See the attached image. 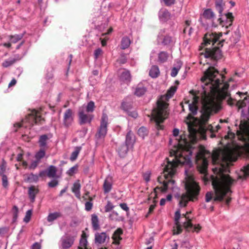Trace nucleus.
<instances>
[{
    "instance_id": "nucleus-1",
    "label": "nucleus",
    "mask_w": 249,
    "mask_h": 249,
    "mask_svg": "<svg viewBox=\"0 0 249 249\" xmlns=\"http://www.w3.org/2000/svg\"><path fill=\"white\" fill-rule=\"evenodd\" d=\"M187 124L191 142L187 141L184 135H181L177 145L174 146V149L170 150V155L171 157H174V159L170 160L168 158H166V164L163 169V174L158 178V181L162 184V186L156 187L154 192L149 196L148 200H150L151 197H153L154 204L150 206L146 216L151 213L155 208L158 190L164 192L167 189L174 188L175 181L173 178L176 173L177 167L179 164H184L189 160L188 155L184 153L186 152L189 155L192 154L191 150L195 148L193 145L197 140V133L199 130L202 132L206 131V129L202 126H199L197 129L195 127V125L193 123H187Z\"/></svg>"
},
{
    "instance_id": "nucleus-2",
    "label": "nucleus",
    "mask_w": 249,
    "mask_h": 249,
    "mask_svg": "<svg viewBox=\"0 0 249 249\" xmlns=\"http://www.w3.org/2000/svg\"><path fill=\"white\" fill-rule=\"evenodd\" d=\"M220 78L225 76L219 74L217 70L213 67H210L204 72L201 78L203 89L202 96V110L201 121L205 124L209 119L213 111L218 110L220 105L219 98L225 99L230 95L227 91L229 87L228 83H225L221 89Z\"/></svg>"
},
{
    "instance_id": "nucleus-3",
    "label": "nucleus",
    "mask_w": 249,
    "mask_h": 249,
    "mask_svg": "<svg viewBox=\"0 0 249 249\" xmlns=\"http://www.w3.org/2000/svg\"><path fill=\"white\" fill-rule=\"evenodd\" d=\"M213 170L215 175L211 176V179L214 192H207L205 195V201L209 202L213 200L214 201L221 202L224 197L227 196L226 203L228 205L231 200L230 196L232 192L231 187L236 182V180L225 174L229 171L227 165L220 164Z\"/></svg>"
},
{
    "instance_id": "nucleus-4",
    "label": "nucleus",
    "mask_w": 249,
    "mask_h": 249,
    "mask_svg": "<svg viewBox=\"0 0 249 249\" xmlns=\"http://www.w3.org/2000/svg\"><path fill=\"white\" fill-rule=\"evenodd\" d=\"M177 88L172 86L167 91L165 96H161L157 101V107L153 109L152 113V120L155 122V126L157 130H162L163 125L162 124L168 116L167 108L168 104L164 101V99L170 98L174 94Z\"/></svg>"
},
{
    "instance_id": "nucleus-5",
    "label": "nucleus",
    "mask_w": 249,
    "mask_h": 249,
    "mask_svg": "<svg viewBox=\"0 0 249 249\" xmlns=\"http://www.w3.org/2000/svg\"><path fill=\"white\" fill-rule=\"evenodd\" d=\"M222 36V33L218 34L214 33L211 34H206L203 38V43L202 45L206 46L208 44H212V48H206L205 49V52L202 53L206 58H210L211 60L216 61L222 58V55L219 47L223 46V43L224 40L219 41V38Z\"/></svg>"
},
{
    "instance_id": "nucleus-6",
    "label": "nucleus",
    "mask_w": 249,
    "mask_h": 249,
    "mask_svg": "<svg viewBox=\"0 0 249 249\" xmlns=\"http://www.w3.org/2000/svg\"><path fill=\"white\" fill-rule=\"evenodd\" d=\"M185 188L186 193L181 195L179 202L180 206L184 207L187 206L189 201L197 200L200 190L198 184L191 177L186 178Z\"/></svg>"
},
{
    "instance_id": "nucleus-7",
    "label": "nucleus",
    "mask_w": 249,
    "mask_h": 249,
    "mask_svg": "<svg viewBox=\"0 0 249 249\" xmlns=\"http://www.w3.org/2000/svg\"><path fill=\"white\" fill-rule=\"evenodd\" d=\"M44 121V118H42L40 115V112L36 109H33L30 114L26 116L21 123L15 124L14 127L20 128L23 126L24 123H28V124L24 126L25 127L32 126L35 124H42Z\"/></svg>"
},
{
    "instance_id": "nucleus-8",
    "label": "nucleus",
    "mask_w": 249,
    "mask_h": 249,
    "mask_svg": "<svg viewBox=\"0 0 249 249\" xmlns=\"http://www.w3.org/2000/svg\"><path fill=\"white\" fill-rule=\"evenodd\" d=\"M206 154H208L207 151L204 148H201L196 156L198 171L205 176L208 173V160L205 156Z\"/></svg>"
},
{
    "instance_id": "nucleus-9",
    "label": "nucleus",
    "mask_w": 249,
    "mask_h": 249,
    "mask_svg": "<svg viewBox=\"0 0 249 249\" xmlns=\"http://www.w3.org/2000/svg\"><path fill=\"white\" fill-rule=\"evenodd\" d=\"M108 124V117L107 115L103 113L101 118V123L99 128L98 129L97 132L95 135L97 139H102L104 138L106 136L107 131Z\"/></svg>"
},
{
    "instance_id": "nucleus-10",
    "label": "nucleus",
    "mask_w": 249,
    "mask_h": 249,
    "mask_svg": "<svg viewBox=\"0 0 249 249\" xmlns=\"http://www.w3.org/2000/svg\"><path fill=\"white\" fill-rule=\"evenodd\" d=\"M199 97L197 96H194L193 97V101L190 103L189 100L185 101V103L189 105V110L191 112L188 114L187 116L188 119H193L194 118L193 115H196L197 113L198 110L197 104L198 103Z\"/></svg>"
},
{
    "instance_id": "nucleus-11",
    "label": "nucleus",
    "mask_w": 249,
    "mask_h": 249,
    "mask_svg": "<svg viewBox=\"0 0 249 249\" xmlns=\"http://www.w3.org/2000/svg\"><path fill=\"white\" fill-rule=\"evenodd\" d=\"M78 116L79 118V124L81 125L87 123H90L93 118L92 115L85 113L84 107H82L79 108Z\"/></svg>"
},
{
    "instance_id": "nucleus-12",
    "label": "nucleus",
    "mask_w": 249,
    "mask_h": 249,
    "mask_svg": "<svg viewBox=\"0 0 249 249\" xmlns=\"http://www.w3.org/2000/svg\"><path fill=\"white\" fill-rule=\"evenodd\" d=\"M75 238L73 236L67 235L63 236L61 239V247L62 249H68L73 244Z\"/></svg>"
},
{
    "instance_id": "nucleus-13",
    "label": "nucleus",
    "mask_w": 249,
    "mask_h": 249,
    "mask_svg": "<svg viewBox=\"0 0 249 249\" xmlns=\"http://www.w3.org/2000/svg\"><path fill=\"white\" fill-rule=\"evenodd\" d=\"M180 213L179 210L176 212L175 214V227H174L173 232L174 235H177L181 233L182 231V227L179 223Z\"/></svg>"
},
{
    "instance_id": "nucleus-14",
    "label": "nucleus",
    "mask_w": 249,
    "mask_h": 249,
    "mask_svg": "<svg viewBox=\"0 0 249 249\" xmlns=\"http://www.w3.org/2000/svg\"><path fill=\"white\" fill-rule=\"evenodd\" d=\"M73 120V112L71 109H68L64 114L63 124L68 127L72 124Z\"/></svg>"
},
{
    "instance_id": "nucleus-15",
    "label": "nucleus",
    "mask_w": 249,
    "mask_h": 249,
    "mask_svg": "<svg viewBox=\"0 0 249 249\" xmlns=\"http://www.w3.org/2000/svg\"><path fill=\"white\" fill-rule=\"evenodd\" d=\"M225 16L227 19L226 22L222 20L221 18H219L218 20L219 22V24L220 25L223 27H225L227 28L232 25L234 17L232 15V14L231 12L227 13Z\"/></svg>"
},
{
    "instance_id": "nucleus-16",
    "label": "nucleus",
    "mask_w": 249,
    "mask_h": 249,
    "mask_svg": "<svg viewBox=\"0 0 249 249\" xmlns=\"http://www.w3.org/2000/svg\"><path fill=\"white\" fill-rule=\"evenodd\" d=\"M109 239V237L106 232H97L95 234V243H98L100 244H103L105 243L107 240H108Z\"/></svg>"
},
{
    "instance_id": "nucleus-17",
    "label": "nucleus",
    "mask_w": 249,
    "mask_h": 249,
    "mask_svg": "<svg viewBox=\"0 0 249 249\" xmlns=\"http://www.w3.org/2000/svg\"><path fill=\"white\" fill-rule=\"evenodd\" d=\"M113 178L111 177H107L104 180L103 190L105 194L109 193L112 189Z\"/></svg>"
},
{
    "instance_id": "nucleus-18",
    "label": "nucleus",
    "mask_w": 249,
    "mask_h": 249,
    "mask_svg": "<svg viewBox=\"0 0 249 249\" xmlns=\"http://www.w3.org/2000/svg\"><path fill=\"white\" fill-rule=\"evenodd\" d=\"M38 187L35 186H31L28 189L29 197L32 202L35 201L36 195L39 193Z\"/></svg>"
},
{
    "instance_id": "nucleus-19",
    "label": "nucleus",
    "mask_w": 249,
    "mask_h": 249,
    "mask_svg": "<svg viewBox=\"0 0 249 249\" xmlns=\"http://www.w3.org/2000/svg\"><path fill=\"white\" fill-rule=\"evenodd\" d=\"M233 150L232 149H225L223 152V158L224 160L228 161H235L236 159L234 158Z\"/></svg>"
},
{
    "instance_id": "nucleus-20",
    "label": "nucleus",
    "mask_w": 249,
    "mask_h": 249,
    "mask_svg": "<svg viewBox=\"0 0 249 249\" xmlns=\"http://www.w3.org/2000/svg\"><path fill=\"white\" fill-rule=\"evenodd\" d=\"M123 230L121 228H118L113 233L112 238L113 240V244H120V241L122 239L121 235L123 234Z\"/></svg>"
},
{
    "instance_id": "nucleus-21",
    "label": "nucleus",
    "mask_w": 249,
    "mask_h": 249,
    "mask_svg": "<svg viewBox=\"0 0 249 249\" xmlns=\"http://www.w3.org/2000/svg\"><path fill=\"white\" fill-rule=\"evenodd\" d=\"M249 177V164L244 166L238 176V179L245 180Z\"/></svg>"
},
{
    "instance_id": "nucleus-22",
    "label": "nucleus",
    "mask_w": 249,
    "mask_h": 249,
    "mask_svg": "<svg viewBox=\"0 0 249 249\" xmlns=\"http://www.w3.org/2000/svg\"><path fill=\"white\" fill-rule=\"evenodd\" d=\"M146 91V88L142 84H138L135 88L134 94L140 97L144 94Z\"/></svg>"
},
{
    "instance_id": "nucleus-23",
    "label": "nucleus",
    "mask_w": 249,
    "mask_h": 249,
    "mask_svg": "<svg viewBox=\"0 0 249 249\" xmlns=\"http://www.w3.org/2000/svg\"><path fill=\"white\" fill-rule=\"evenodd\" d=\"M191 213V212H186L185 214H183L182 216L186 218L187 220L186 221H185L183 223V227L186 229L187 231H189V228H192L193 226V225L192 223V219L189 218L188 216V215Z\"/></svg>"
},
{
    "instance_id": "nucleus-24",
    "label": "nucleus",
    "mask_w": 249,
    "mask_h": 249,
    "mask_svg": "<svg viewBox=\"0 0 249 249\" xmlns=\"http://www.w3.org/2000/svg\"><path fill=\"white\" fill-rule=\"evenodd\" d=\"M49 138L47 135L44 134L40 136L38 140V144L40 148L47 149V142Z\"/></svg>"
},
{
    "instance_id": "nucleus-25",
    "label": "nucleus",
    "mask_w": 249,
    "mask_h": 249,
    "mask_svg": "<svg viewBox=\"0 0 249 249\" xmlns=\"http://www.w3.org/2000/svg\"><path fill=\"white\" fill-rule=\"evenodd\" d=\"M220 154L221 151L219 150H215L213 151L212 154V159L213 164H215L218 163L220 161Z\"/></svg>"
},
{
    "instance_id": "nucleus-26",
    "label": "nucleus",
    "mask_w": 249,
    "mask_h": 249,
    "mask_svg": "<svg viewBox=\"0 0 249 249\" xmlns=\"http://www.w3.org/2000/svg\"><path fill=\"white\" fill-rule=\"evenodd\" d=\"M120 78L123 81L129 82L131 80L130 72L126 70H123L121 72Z\"/></svg>"
},
{
    "instance_id": "nucleus-27",
    "label": "nucleus",
    "mask_w": 249,
    "mask_h": 249,
    "mask_svg": "<svg viewBox=\"0 0 249 249\" xmlns=\"http://www.w3.org/2000/svg\"><path fill=\"white\" fill-rule=\"evenodd\" d=\"M225 5V3L223 0H215V6L216 9L218 11L219 13V16L221 17L223 11V7Z\"/></svg>"
},
{
    "instance_id": "nucleus-28",
    "label": "nucleus",
    "mask_w": 249,
    "mask_h": 249,
    "mask_svg": "<svg viewBox=\"0 0 249 249\" xmlns=\"http://www.w3.org/2000/svg\"><path fill=\"white\" fill-rule=\"evenodd\" d=\"M159 18L163 21H166L170 18V13L166 10L161 11L159 13Z\"/></svg>"
},
{
    "instance_id": "nucleus-29",
    "label": "nucleus",
    "mask_w": 249,
    "mask_h": 249,
    "mask_svg": "<svg viewBox=\"0 0 249 249\" xmlns=\"http://www.w3.org/2000/svg\"><path fill=\"white\" fill-rule=\"evenodd\" d=\"M131 44V40L127 36H124L122 38L121 42V48L123 50L128 48Z\"/></svg>"
},
{
    "instance_id": "nucleus-30",
    "label": "nucleus",
    "mask_w": 249,
    "mask_h": 249,
    "mask_svg": "<svg viewBox=\"0 0 249 249\" xmlns=\"http://www.w3.org/2000/svg\"><path fill=\"white\" fill-rule=\"evenodd\" d=\"M129 146L126 143L122 145L118 148V153L121 157H124L126 155L128 147Z\"/></svg>"
},
{
    "instance_id": "nucleus-31",
    "label": "nucleus",
    "mask_w": 249,
    "mask_h": 249,
    "mask_svg": "<svg viewBox=\"0 0 249 249\" xmlns=\"http://www.w3.org/2000/svg\"><path fill=\"white\" fill-rule=\"evenodd\" d=\"M57 172L56 168L53 165L49 167L47 171V176L50 178H54L56 177Z\"/></svg>"
},
{
    "instance_id": "nucleus-32",
    "label": "nucleus",
    "mask_w": 249,
    "mask_h": 249,
    "mask_svg": "<svg viewBox=\"0 0 249 249\" xmlns=\"http://www.w3.org/2000/svg\"><path fill=\"white\" fill-rule=\"evenodd\" d=\"M91 224L94 230L96 231L99 229V220L96 214H93L91 215Z\"/></svg>"
},
{
    "instance_id": "nucleus-33",
    "label": "nucleus",
    "mask_w": 249,
    "mask_h": 249,
    "mask_svg": "<svg viewBox=\"0 0 249 249\" xmlns=\"http://www.w3.org/2000/svg\"><path fill=\"white\" fill-rule=\"evenodd\" d=\"M134 142V138L133 133L129 130L126 136L125 143L129 146H131Z\"/></svg>"
},
{
    "instance_id": "nucleus-34",
    "label": "nucleus",
    "mask_w": 249,
    "mask_h": 249,
    "mask_svg": "<svg viewBox=\"0 0 249 249\" xmlns=\"http://www.w3.org/2000/svg\"><path fill=\"white\" fill-rule=\"evenodd\" d=\"M80 188L81 185L78 182H75L72 188V192L74 193L76 197L78 198H80Z\"/></svg>"
},
{
    "instance_id": "nucleus-35",
    "label": "nucleus",
    "mask_w": 249,
    "mask_h": 249,
    "mask_svg": "<svg viewBox=\"0 0 249 249\" xmlns=\"http://www.w3.org/2000/svg\"><path fill=\"white\" fill-rule=\"evenodd\" d=\"M168 56L167 53L161 52L158 54V61L160 63H163L167 60Z\"/></svg>"
},
{
    "instance_id": "nucleus-36",
    "label": "nucleus",
    "mask_w": 249,
    "mask_h": 249,
    "mask_svg": "<svg viewBox=\"0 0 249 249\" xmlns=\"http://www.w3.org/2000/svg\"><path fill=\"white\" fill-rule=\"evenodd\" d=\"M160 74V71L158 67L153 66L149 71V75L152 78L157 77Z\"/></svg>"
},
{
    "instance_id": "nucleus-37",
    "label": "nucleus",
    "mask_w": 249,
    "mask_h": 249,
    "mask_svg": "<svg viewBox=\"0 0 249 249\" xmlns=\"http://www.w3.org/2000/svg\"><path fill=\"white\" fill-rule=\"evenodd\" d=\"M23 37V34L10 35L9 38L11 43H16L20 40Z\"/></svg>"
},
{
    "instance_id": "nucleus-38",
    "label": "nucleus",
    "mask_w": 249,
    "mask_h": 249,
    "mask_svg": "<svg viewBox=\"0 0 249 249\" xmlns=\"http://www.w3.org/2000/svg\"><path fill=\"white\" fill-rule=\"evenodd\" d=\"M203 17L207 19H212L214 17V13L211 9L205 10L203 14Z\"/></svg>"
},
{
    "instance_id": "nucleus-39",
    "label": "nucleus",
    "mask_w": 249,
    "mask_h": 249,
    "mask_svg": "<svg viewBox=\"0 0 249 249\" xmlns=\"http://www.w3.org/2000/svg\"><path fill=\"white\" fill-rule=\"evenodd\" d=\"M81 150V147L80 146H77L75 148L74 151L72 152L70 157L71 161H74L77 159Z\"/></svg>"
},
{
    "instance_id": "nucleus-40",
    "label": "nucleus",
    "mask_w": 249,
    "mask_h": 249,
    "mask_svg": "<svg viewBox=\"0 0 249 249\" xmlns=\"http://www.w3.org/2000/svg\"><path fill=\"white\" fill-rule=\"evenodd\" d=\"M20 59V57H18V58H13V59H10L8 60H6L4 61L2 66L4 68H7L8 67H9L14 64L17 61L19 60Z\"/></svg>"
},
{
    "instance_id": "nucleus-41",
    "label": "nucleus",
    "mask_w": 249,
    "mask_h": 249,
    "mask_svg": "<svg viewBox=\"0 0 249 249\" xmlns=\"http://www.w3.org/2000/svg\"><path fill=\"white\" fill-rule=\"evenodd\" d=\"M61 216V214L59 212H55L50 213L47 217V220L49 222H52L57 218Z\"/></svg>"
},
{
    "instance_id": "nucleus-42",
    "label": "nucleus",
    "mask_w": 249,
    "mask_h": 249,
    "mask_svg": "<svg viewBox=\"0 0 249 249\" xmlns=\"http://www.w3.org/2000/svg\"><path fill=\"white\" fill-rule=\"evenodd\" d=\"M45 151V148H40V150L35 155L36 159L40 161L41 159L45 157L46 153Z\"/></svg>"
},
{
    "instance_id": "nucleus-43",
    "label": "nucleus",
    "mask_w": 249,
    "mask_h": 249,
    "mask_svg": "<svg viewBox=\"0 0 249 249\" xmlns=\"http://www.w3.org/2000/svg\"><path fill=\"white\" fill-rule=\"evenodd\" d=\"M138 135L142 138H144L148 134V130L144 127H140L138 130Z\"/></svg>"
},
{
    "instance_id": "nucleus-44",
    "label": "nucleus",
    "mask_w": 249,
    "mask_h": 249,
    "mask_svg": "<svg viewBox=\"0 0 249 249\" xmlns=\"http://www.w3.org/2000/svg\"><path fill=\"white\" fill-rule=\"evenodd\" d=\"M84 108L87 112H93L95 108L94 103L93 101H90Z\"/></svg>"
},
{
    "instance_id": "nucleus-45",
    "label": "nucleus",
    "mask_w": 249,
    "mask_h": 249,
    "mask_svg": "<svg viewBox=\"0 0 249 249\" xmlns=\"http://www.w3.org/2000/svg\"><path fill=\"white\" fill-rule=\"evenodd\" d=\"M27 180L30 182H36L38 180V176L30 174L27 178Z\"/></svg>"
},
{
    "instance_id": "nucleus-46",
    "label": "nucleus",
    "mask_w": 249,
    "mask_h": 249,
    "mask_svg": "<svg viewBox=\"0 0 249 249\" xmlns=\"http://www.w3.org/2000/svg\"><path fill=\"white\" fill-rule=\"evenodd\" d=\"M220 128L221 127L219 125H217L215 128H213L212 125H209L208 127V129H209L212 133L211 137H215V135L213 134V133L217 132Z\"/></svg>"
},
{
    "instance_id": "nucleus-47",
    "label": "nucleus",
    "mask_w": 249,
    "mask_h": 249,
    "mask_svg": "<svg viewBox=\"0 0 249 249\" xmlns=\"http://www.w3.org/2000/svg\"><path fill=\"white\" fill-rule=\"evenodd\" d=\"M78 165H75L74 166L71 167L67 172V174L70 176H73L78 169Z\"/></svg>"
},
{
    "instance_id": "nucleus-48",
    "label": "nucleus",
    "mask_w": 249,
    "mask_h": 249,
    "mask_svg": "<svg viewBox=\"0 0 249 249\" xmlns=\"http://www.w3.org/2000/svg\"><path fill=\"white\" fill-rule=\"evenodd\" d=\"M6 163L3 160L2 163L0 165V176L4 175V172L6 170Z\"/></svg>"
},
{
    "instance_id": "nucleus-49",
    "label": "nucleus",
    "mask_w": 249,
    "mask_h": 249,
    "mask_svg": "<svg viewBox=\"0 0 249 249\" xmlns=\"http://www.w3.org/2000/svg\"><path fill=\"white\" fill-rule=\"evenodd\" d=\"M32 213V211L31 210H29L26 212L25 216L24 218V222H25L26 223H28L29 222L31 219Z\"/></svg>"
},
{
    "instance_id": "nucleus-50",
    "label": "nucleus",
    "mask_w": 249,
    "mask_h": 249,
    "mask_svg": "<svg viewBox=\"0 0 249 249\" xmlns=\"http://www.w3.org/2000/svg\"><path fill=\"white\" fill-rule=\"evenodd\" d=\"M12 212L13 213V219L14 220H16L18 216V209L17 206H14L12 209Z\"/></svg>"
},
{
    "instance_id": "nucleus-51",
    "label": "nucleus",
    "mask_w": 249,
    "mask_h": 249,
    "mask_svg": "<svg viewBox=\"0 0 249 249\" xmlns=\"http://www.w3.org/2000/svg\"><path fill=\"white\" fill-rule=\"evenodd\" d=\"M1 176L2 177V186L4 188H7V186H8V181L7 177V176L5 175H2V176Z\"/></svg>"
},
{
    "instance_id": "nucleus-52",
    "label": "nucleus",
    "mask_w": 249,
    "mask_h": 249,
    "mask_svg": "<svg viewBox=\"0 0 249 249\" xmlns=\"http://www.w3.org/2000/svg\"><path fill=\"white\" fill-rule=\"evenodd\" d=\"M114 208V206L110 202L108 201L107 204L105 207V212H109L111 211Z\"/></svg>"
},
{
    "instance_id": "nucleus-53",
    "label": "nucleus",
    "mask_w": 249,
    "mask_h": 249,
    "mask_svg": "<svg viewBox=\"0 0 249 249\" xmlns=\"http://www.w3.org/2000/svg\"><path fill=\"white\" fill-rule=\"evenodd\" d=\"M58 184V181L56 179H53L50 181L48 185L50 188H53L57 186Z\"/></svg>"
},
{
    "instance_id": "nucleus-54",
    "label": "nucleus",
    "mask_w": 249,
    "mask_h": 249,
    "mask_svg": "<svg viewBox=\"0 0 249 249\" xmlns=\"http://www.w3.org/2000/svg\"><path fill=\"white\" fill-rule=\"evenodd\" d=\"M103 53V51L100 48H98L94 51V57L95 59H97Z\"/></svg>"
},
{
    "instance_id": "nucleus-55",
    "label": "nucleus",
    "mask_w": 249,
    "mask_h": 249,
    "mask_svg": "<svg viewBox=\"0 0 249 249\" xmlns=\"http://www.w3.org/2000/svg\"><path fill=\"white\" fill-rule=\"evenodd\" d=\"M172 38L169 36H166L164 37L163 40V43L165 45H168L172 42Z\"/></svg>"
},
{
    "instance_id": "nucleus-56",
    "label": "nucleus",
    "mask_w": 249,
    "mask_h": 249,
    "mask_svg": "<svg viewBox=\"0 0 249 249\" xmlns=\"http://www.w3.org/2000/svg\"><path fill=\"white\" fill-rule=\"evenodd\" d=\"M93 206V204L91 201H88L85 203V209L87 211H89L91 210Z\"/></svg>"
},
{
    "instance_id": "nucleus-57",
    "label": "nucleus",
    "mask_w": 249,
    "mask_h": 249,
    "mask_svg": "<svg viewBox=\"0 0 249 249\" xmlns=\"http://www.w3.org/2000/svg\"><path fill=\"white\" fill-rule=\"evenodd\" d=\"M40 161L36 159V160L32 162L30 164L29 168L31 169H35L38 165Z\"/></svg>"
},
{
    "instance_id": "nucleus-58",
    "label": "nucleus",
    "mask_w": 249,
    "mask_h": 249,
    "mask_svg": "<svg viewBox=\"0 0 249 249\" xmlns=\"http://www.w3.org/2000/svg\"><path fill=\"white\" fill-rule=\"evenodd\" d=\"M236 106L240 109L246 106V103L243 100H239L237 101Z\"/></svg>"
},
{
    "instance_id": "nucleus-59",
    "label": "nucleus",
    "mask_w": 249,
    "mask_h": 249,
    "mask_svg": "<svg viewBox=\"0 0 249 249\" xmlns=\"http://www.w3.org/2000/svg\"><path fill=\"white\" fill-rule=\"evenodd\" d=\"M178 70L179 69L176 68V67H174L172 69V71H171V75L172 77H175L177 76V75L178 74Z\"/></svg>"
},
{
    "instance_id": "nucleus-60",
    "label": "nucleus",
    "mask_w": 249,
    "mask_h": 249,
    "mask_svg": "<svg viewBox=\"0 0 249 249\" xmlns=\"http://www.w3.org/2000/svg\"><path fill=\"white\" fill-rule=\"evenodd\" d=\"M193 227V230L192 231L193 232H196L197 233L199 232V231L201 229V227L199 224H197L195 226H193L192 228Z\"/></svg>"
},
{
    "instance_id": "nucleus-61",
    "label": "nucleus",
    "mask_w": 249,
    "mask_h": 249,
    "mask_svg": "<svg viewBox=\"0 0 249 249\" xmlns=\"http://www.w3.org/2000/svg\"><path fill=\"white\" fill-rule=\"evenodd\" d=\"M164 2L165 5L169 6L174 4L175 2V0H162Z\"/></svg>"
},
{
    "instance_id": "nucleus-62",
    "label": "nucleus",
    "mask_w": 249,
    "mask_h": 249,
    "mask_svg": "<svg viewBox=\"0 0 249 249\" xmlns=\"http://www.w3.org/2000/svg\"><path fill=\"white\" fill-rule=\"evenodd\" d=\"M120 206L123 210L126 212L129 211V208L128 207L127 204L125 203L120 204Z\"/></svg>"
},
{
    "instance_id": "nucleus-63",
    "label": "nucleus",
    "mask_w": 249,
    "mask_h": 249,
    "mask_svg": "<svg viewBox=\"0 0 249 249\" xmlns=\"http://www.w3.org/2000/svg\"><path fill=\"white\" fill-rule=\"evenodd\" d=\"M89 192H86L85 194H84V196H83V198L85 200L89 199V201H92L93 200V198L89 196Z\"/></svg>"
},
{
    "instance_id": "nucleus-64",
    "label": "nucleus",
    "mask_w": 249,
    "mask_h": 249,
    "mask_svg": "<svg viewBox=\"0 0 249 249\" xmlns=\"http://www.w3.org/2000/svg\"><path fill=\"white\" fill-rule=\"evenodd\" d=\"M143 178L146 181L148 182L150 180V174L148 172L145 173L143 174Z\"/></svg>"
}]
</instances>
